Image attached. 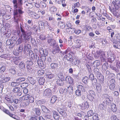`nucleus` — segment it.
I'll return each mask as SVG.
<instances>
[{
  "instance_id": "f257e3e1",
  "label": "nucleus",
  "mask_w": 120,
  "mask_h": 120,
  "mask_svg": "<svg viewBox=\"0 0 120 120\" xmlns=\"http://www.w3.org/2000/svg\"><path fill=\"white\" fill-rule=\"evenodd\" d=\"M20 29L22 33L21 35V38L29 41L31 37V33L30 32H26L21 26Z\"/></svg>"
},
{
  "instance_id": "f03ea898",
  "label": "nucleus",
  "mask_w": 120,
  "mask_h": 120,
  "mask_svg": "<svg viewBox=\"0 0 120 120\" xmlns=\"http://www.w3.org/2000/svg\"><path fill=\"white\" fill-rule=\"evenodd\" d=\"M87 95V98L91 101H95V93L93 90H90L89 91Z\"/></svg>"
},
{
  "instance_id": "7ed1b4c3",
  "label": "nucleus",
  "mask_w": 120,
  "mask_h": 120,
  "mask_svg": "<svg viewBox=\"0 0 120 120\" xmlns=\"http://www.w3.org/2000/svg\"><path fill=\"white\" fill-rule=\"evenodd\" d=\"M107 55L109 62H112L114 61L116 57L115 55L113 54V52L111 51H109L108 52Z\"/></svg>"
},
{
  "instance_id": "20e7f679",
  "label": "nucleus",
  "mask_w": 120,
  "mask_h": 120,
  "mask_svg": "<svg viewBox=\"0 0 120 120\" xmlns=\"http://www.w3.org/2000/svg\"><path fill=\"white\" fill-rule=\"evenodd\" d=\"M89 102L87 101H85L83 104H80L79 106L81 109L82 110H84L85 109H87L89 107Z\"/></svg>"
},
{
  "instance_id": "39448f33",
  "label": "nucleus",
  "mask_w": 120,
  "mask_h": 120,
  "mask_svg": "<svg viewBox=\"0 0 120 120\" xmlns=\"http://www.w3.org/2000/svg\"><path fill=\"white\" fill-rule=\"evenodd\" d=\"M46 60V58L44 57H41V59H37V63L39 65L42 67H44V63L45 62V60Z\"/></svg>"
},
{
  "instance_id": "423d86ee",
  "label": "nucleus",
  "mask_w": 120,
  "mask_h": 120,
  "mask_svg": "<svg viewBox=\"0 0 120 120\" xmlns=\"http://www.w3.org/2000/svg\"><path fill=\"white\" fill-rule=\"evenodd\" d=\"M44 95L45 97H48L51 96L52 94V90L49 89H46L43 92Z\"/></svg>"
},
{
  "instance_id": "0eeeda50",
  "label": "nucleus",
  "mask_w": 120,
  "mask_h": 120,
  "mask_svg": "<svg viewBox=\"0 0 120 120\" xmlns=\"http://www.w3.org/2000/svg\"><path fill=\"white\" fill-rule=\"evenodd\" d=\"M115 9H118L120 7V1L118 0H115L112 1Z\"/></svg>"
},
{
  "instance_id": "6e6552de",
  "label": "nucleus",
  "mask_w": 120,
  "mask_h": 120,
  "mask_svg": "<svg viewBox=\"0 0 120 120\" xmlns=\"http://www.w3.org/2000/svg\"><path fill=\"white\" fill-rule=\"evenodd\" d=\"M40 54L42 55V57H44L46 58L45 56L48 54V51L45 49L44 50L42 48L40 49Z\"/></svg>"
},
{
  "instance_id": "1a4fd4ad",
  "label": "nucleus",
  "mask_w": 120,
  "mask_h": 120,
  "mask_svg": "<svg viewBox=\"0 0 120 120\" xmlns=\"http://www.w3.org/2000/svg\"><path fill=\"white\" fill-rule=\"evenodd\" d=\"M57 111L63 116L65 117L67 115V113L65 112V110L63 109L58 107L57 108Z\"/></svg>"
},
{
  "instance_id": "9d476101",
  "label": "nucleus",
  "mask_w": 120,
  "mask_h": 120,
  "mask_svg": "<svg viewBox=\"0 0 120 120\" xmlns=\"http://www.w3.org/2000/svg\"><path fill=\"white\" fill-rule=\"evenodd\" d=\"M33 112L35 113L34 116L36 117L40 115L41 114L40 109L38 108H34L32 110Z\"/></svg>"
},
{
  "instance_id": "9b49d317",
  "label": "nucleus",
  "mask_w": 120,
  "mask_h": 120,
  "mask_svg": "<svg viewBox=\"0 0 120 120\" xmlns=\"http://www.w3.org/2000/svg\"><path fill=\"white\" fill-rule=\"evenodd\" d=\"M73 80L72 78L70 76H68L66 77L65 79H64V81H65L66 82L70 84H72L73 83Z\"/></svg>"
},
{
  "instance_id": "f8f14e48",
  "label": "nucleus",
  "mask_w": 120,
  "mask_h": 120,
  "mask_svg": "<svg viewBox=\"0 0 120 120\" xmlns=\"http://www.w3.org/2000/svg\"><path fill=\"white\" fill-rule=\"evenodd\" d=\"M53 48L52 52L54 54H56V53H59L60 50L58 45H56L55 46L53 47Z\"/></svg>"
},
{
  "instance_id": "ddd939ff",
  "label": "nucleus",
  "mask_w": 120,
  "mask_h": 120,
  "mask_svg": "<svg viewBox=\"0 0 120 120\" xmlns=\"http://www.w3.org/2000/svg\"><path fill=\"white\" fill-rule=\"evenodd\" d=\"M13 59L15 64L17 65H18L20 62H21V59L18 56L15 57Z\"/></svg>"
},
{
  "instance_id": "4468645a",
  "label": "nucleus",
  "mask_w": 120,
  "mask_h": 120,
  "mask_svg": "<svg viewBox=\"0 0 120 120\" xmlns=\"http://www.w3.org/2000/svg\"><path fill=\"white\" fill-rule=\"evenodd\" d=\"M81 41L79 39L77 40L75 45V47L76 48H79L81 47Z\"/></svg>"
},
{
  "instance_id": "2eb2a0df",
  "label": "nucleus",
  "mask_w": 120,
  "mask_h": 120,
  "mask_svg": "<svg viewBox=\"0 0 120 120\" xmlns=\"http://www.w3.org/2000/svg\"><path fill=\"white\" fill-rule=\"evenodd\" d=\"M53 118L56 120H58L60 118V116L57 112L54 111L53 114Z\"/></svg>"
},
{
  "instance_id": "dca6fc26",
  "label": "nucleus",
  "mask_w": 120,
  "mask_h": 120,
  "mask_svg": "<svg viewBox=\"0 0 120 120\" xmlns=\"http://www.w3.org/2000/svg\"><path fill=\"white\" fill-rule=\"evenodd\" d=\"M64 57L66 58L67 60L70 61H71L72 60V56L69 53H68L66 55H65Z\"/></svg>"
},
{
  "instance_id": "f3484780",
  "label": "nucleus",
  "mask_w": 120,
  "mask_h": 120,
  "mask_svg": "<svg viewBox=\"0 0 120 120\" xmlns=\"http://www.w3.org/2000/svg\"><path fill=\"white\" fill-rule=\"evenodd\" d=\"M25 80V79L24 77H20L18 79H17L15 81L19 85L22 81Z\"/></svg>"
},
{
  "instance_id": "a211bd4d",
  "label": "nucleus",
  "mask_w": 120,
  "mask_h": 120,
  "mask_svg": "<svg viewBox=\"0 0 120 120\" xmlns=\"http://www.w3.org/2000/svg\"><path fill=\"white\" fill-rule=\"evenodd\" d=\"M11 78L10 77H7L3 78V79L0 80V82L2 83L7 82L10 80Z\"/></svg>"
},
{
  "instance_id": "6ab92c4d",
  "label": "nucleus",
  "mask_w": 120,
  "mask_h": 120,
  "mask_svg": "<svg viewBox=\"0 0 120 120\" xmlns=\"http://www.w3.org/2000/svg\"><path fill=\"white\" fill-rule=\"evenodd\" d=\"M88 80V77L86 76L84 77L82 79V80L83 82L86 84L85 86V88L86 87L88 88L89 87L88 85H87V80Z\"/></svg>"
},
{
  "instance_id": "aec40b11",
  "label": "nucleus",
  "mask_w": 120,
  "mask_h": 120,
  "mask_svg": "<svg viewBox=\"0 0 120 120\" xmlns=\"http://www.w3.org/2000/svg\"><path fill=\"white\" fill-rule=\"evenodd\" d=\"M111 109L112 111L114 112H116L117 110L116 105L114 103H112L111 104Z\"/></svg>"
},
{
  "instance_id": "412c9836",
  "label": "nucleus",
  "mask_w": 120,
  "mask_h": 120,
  "mask_svg": "<svg viewBox=\"0 0 120 120\" xmlns=\"http://www.w3.org/2000/svg\"><path fill=\"white\" fill-rule=\"evenodd\" d=\"M58 25L60 26V28L62 29L64 28L66 26L64 23L62 21H60L58 22Z\"/></svg>"
},
{
  "instance_id": "4be33fe9",
  "label": "nucleus",
  "mask_w": 120,
  "mask_h": 120,
  "mask_svg": "<svg viewBox=\"0 0 120 120\" xmlns=\"http://www.w3.org/2000/svg\"><path fill=\"white\" fill-rule=\"evenodd\" d=\"M112 11L113 14L115 16L117 17H119L120 15L119 13H118V9H114Z\"/></svg>"
},
{
  "instance_id": "5701e85b",
  "label": "nucleus",
  "mask_w": 120,
  "mask_h": 120,
  "mask_svg": "<svg viewBox=\"0 0 120 120\" xmlns=\"http://www.w3.org/2000/svg\"><path fill=\"white\" fill-rule=\"evenodd\" d=\"M10 73L13 74L14 75L16 73V71L15 68L14 67H11L9 70Z\"/></svg>"
},
{
  "instance_id": "b1692460",
  "label": "nucleus",
  "mask_w": 120,
  "mask_h": 120,
  "mask_svg": "<svg viewBox=\"0 0 120 120\" xmlns=\"http://www.w3.org/2000/svg\"><path fill=\"white\" fill-rule=\"evenodd\" d=\"M57 100V98L55 96H53L51 98L50 103L52 104H54Z\"/></svg>"
},
{
  "instance_id": "393cba45",
  "label": "nucleus",
  "mask_w": 120,
  "mask_h": 120,
  "mask_svg": "<svg viewBox=\"0 0 120 120\" xmlns=\"http://www.w3.org/2000/svg\"><path fill=\"white\" fill-rule=\"evenodd\" d=\"M63 80L61 79H57L56 81V83L58 85L60 86H61L63 85L64 82Z\"/></svg>"
},
{
  "instance_id": "a878e982",
  "label": "nucleus",
  "mask_w": 120,
  "mask_h": 120,
  "mask_svg": "<svg viewBox=\"0 0 120 120\" xmlns=\"http://www.w3.org/2000/svg\"><path fill=\"white\" fill-rule=\"evenodd\" d=\"M51 69L54 70L56 68L58 67V65L56 63H52L50 65Z\"/></svg>"
},
{
  "instance_id": "bb28decb",
  "label": "nucleus",
  "mask_w": 120,
  "mask_h": 120,
  "mask_svg": "<svg viewBox=\"0 0 120 120\" xmlns=\"http://www.w3.org/2000/svg\"><path fill=\"white\" fill-rule=\"evenodd\" d=\"M93 120H99L98 114L96 113L93 114L92 116Z\"/></svg>"
},
{
  "instance_id": "cd10ccee",
  "label": "nucleus",
  "mask_w": 120,
  "mask_h": 120,
  "mask_svg": "<svg viewBox=\"0 0 120 120\" xmlns=\"http://www.w3.org/2000/svg\"><path fill=\"white\" fill-rule=\"evenodd\" d=\"M101 85L98 84L96 86V89L98 92H100L101 90Z\"/></svg>"
},
{
  "instance_id": "c85d7f7f",
  "label": "nucleus",
  "mask_w": 120,
  "mask_h": 120,
  "mask_svg": "<svg viewBox=\"0 0 120 120\" xmlns=\"http://www.w3.org/2000/svg\"><path fill=\"white\" fill-rule=\"evenodd\" d=\"M78 89L82 92H85V91L84 87L82 85H79L78 86Z\"/></svg>"
},
{
  "instance_id": "c756f323",
  "label": "nucleus",
  "mask_w": 120,
  "mask_h": 120,
  "mask_svg": "<svg viewBox=\"0 0 120 120\" xmlns=\"http://www.w3.org/2000/svg\"><path fill=\"white\" fill-rule=\"evenodd\" d=\"M45 82V79L43 77H40L39 80V83L40 85H42L44 84Z\"/></svg>"
},
{
  "instance_id": "7c9ffc66",
  "label": "nucleus",
  "mask_w": 120,
  "mask_h": 120,
  "mask_svg": "<svg viewBox=\"0 0 120 120\" xmlns=\"http://www.w3.org/2000/svg\"><path fill=\"white\" fill-rule=\"evenodd\" d=\"M30 95L28 94H27L23 96L22 97H21V99L23 100H27L29 99Z\"/></svg>"
},
{
  "instance_id": "2f4dec72",
  "label": "nucleus",
  "mask_w": 120,
  "mask_h": 120,
  "mask_svg": "<svg viewBox=\"0 0 120 120\" xmlns=\"http://www.w3.org/2000/svg\"><path fill=\"white\" fill-rule=\"evenodd\" d=\"M25 45L24 48V52H26V51L27 52L28 50L29 47H30V45L28 44H25Z\"/></svg>"
},
{
  "instance_id": "473e14b6",
  "label": "nucleus",
  "mask_w": 120,
  "mask_h": 120,
  "mask_svg": "<svg viewBox=\"0 0 120 120\" xmlns=\"http://www.w3.org/2000/svg\"><path fill=\"white\" fill-rule=\"evenodd\" d=\"M71 29H73V30L74 31V33L77 35H78L81 33V31L80 29L75 30L74 28H71Z\"/></svg>"
},
{
  "instance_id": "72a5a7b5",
  "label": "nucleus",
  "mask_w": 120,
  "mask_h": 120,
  "mask_svg": "<svg viewBox=\"0 0 120 120\" xmlns=\"http://www.w3.org/2000/svg\"><path fill=\"white\" fill-rule=\"evenodd\" d=\"M20 98L19 99H15L11 101V103L14 102L16 104H17L20 103L21 101Z\"/></svg>"
},
{
  "instance_id": "f704fd0d",
  "label": "nucleus",
  "mask_w": 120,
  "mask_h": 120,
  "mask_svg": "<svg viewBox=\"0 0 120 120\" xmlns=\"http://www.w3.org/2000/svg\"><path fill=\"white\" fill-rule=\"evenodd\" d=\"M29 53L30 57L32 59H33L34 57V55L32 51L30 50L29 51Z\"/></svg>"
},
{
  "instance_id": "c9c22d12",
  "label": "nucleus",
  "mask_w": 120,
  "mask_h": 120,
  "mask_svg": "<svg viewBox=\"0 0 120 120\" xmlns=\"http://www.w3.org/2000/svg\"><path fill=\"white\" fill-rule=\"evenodd\" d=\"M58 77L60 79L64 81V78L63 74L62 73H59L58 75Z\"/></svg>"
},
{
  "instance_id": "e433bc0d",
  "label": "nucleus",
  "mask_w": 120,
  "mask_h": 120,
  "mask_svg": "<svg viewBox=\"0 0 120 120\" xmlns=\"http://www.w3.org/2000/svg\"><path fill=\"white\" fill-rule=\"evenodd\" d=\"M19 65V67L20 69H23L25 68V64L23 62H20Z\"/></svg>"
},
{
  "instance_id": "4c0bfd02",
  "label": "nucleus",
  "mask_w": 120,
  "mask_h": 120,
  "mask_svg": "<svg viewBox=\"0 0 120 120\" xmlns=\"http://www.w3.org/2000/svg\"><path fill=\"white\" fill-rule=\"evenodd\" d=\"M10 54H4L1 55L0 56V57L1 58L6 59L8 57H10Z\"/></svg>"
},
{
  "instance_id": "58836bf2",
  "label": "nucleus",
  "mask_w": 120,
  "mask_h": 120,
  "mask_svg": "<svg viewBox=\"0 0 120 120\" xmlns=\"http://www.w3.org/2000/svg\"><path fill=\"white\" fill-rule=\"evenodd\" d=\"M109 89L112 90H114L115 89V83H111L109 86Z\"/></svg>"
},
{
  "instance_id": "ea45409f",
  "label": "nucleus",
  "mask_w": 120,
  "mask_h": 120,
  "mask_svg": "<svg viewBox=\"0 0 120 120\" xmlns=\"http://www.w3.org/2000/svg\"><path fill=\"white\" fill-rule=\"evenodd\" d=\"M28 80L30 83L32 84H34L35 83V81L31 77H29L28 78Z\"/></svg>"
},
{
  "instance_id": "a19ab883",
  "label": "nucleus",
  "mask_w": 120,
  "mask_h": 120,
  "mask_svg": "<svg viewBox=\"0 0 120 120\" xmlns=\"http://www.w3.org/2000/svg\"><path fill=\"white\" fill-rule=\"evenodd\" d=\"M41 107L42 111L44 112H47V111L48 112V111H49V112L50 111L49 109H47L45 106L44 105H41Z\"/></svg>"
},
{
  "instance_id": "79ce46f5",
  "label": "nucleus",
  "mask_w": 120,
  "mask_h": 120,
  "mask_svg": "<svg viewBox=\"0 0 120 120\" xmlns=\"http://www.w3.org/2000/svg\"><path fill=\"white\" fill-rule=\"evenodd\" d=\"M23 48V46L22 45H20L19 48L17 50V53H16V55H17L19 54V53L21 52L22 51Z\"/></svg>"
},
{
  "instance_id": "37998d69",
  "label": "nucleus",
  "mask_w": 120,
  "mask_h": 120,
  "mask_svg": "<svg viewBox=\"0 0 120 120\" xmlns=\"http://www.w3.org/2000/svg\"><path fill=\"white\" fill-rule=\"evenodd\" d=\"M13 15L14 18L17 16L18 15V9H16V8H14V10L13 11Z\"/></svg>"
},
{
  "instance_id": "c03bdc74",
  "label": "nucleus",
  "mask_w": 120,
  "mask_h": 120,
  "mask_svg": "<svg viewBox=\"0 0 120 120\" xmlns=\"http://www.w3.org/2000/svg\"><path fill=\"white\" fill-rule=\"evenodd\" d=\"M27 70L29 72L32 71L33 70V67L32 66L27 65Z\"/></svg>"
},
{
  "instance_id": "a18cd8bd",
  "label": "nucleus",
  "mask_w": 120,
  "mask_h": 120,
  "mask_svg": "<svg viewBox=\"0 0 120 120\" xmlns=\"http://www.w3.org/2000/svg\"><path fill=\"white\" fill-rule=\"evenodd\" d=\"M72 60L71 61L72 64L73 65H75L77 63V59L75 58H72Z\"/></svg>"
},
{
  "instance_id": "49530a36",
  "label": "nucleus",
  "mask_w": 120,
  "mask_h": 120,
  "mask_svg": "<svg viewBox=\"0 0 120 120\" xmlns=\"http://www.w3.org/2000/svg\"><path fill=\"white\" fill-rule=\"evenodd\" d=\"M20 91L19 88L18 87H15L12 90L13 92L14 93H17L19 92Z\"/></svg>"
},
{
  "instance_id": "de8ad7c7",
  "label": "nucleus",
  "mask_w": 120,
  "mask_h": 120,
  "mask_svg": "<svg viewBox=\"0 0 120 120\" xmlns=\"http://www.w3.org/2000/svg\"><path fill=\"white\" fill-rule=\"evenodd\" d=\"M96 53L98 56L100 57L102 54H104V52L101 50H99L96 51Z\"/></svg>"
},
{
  "instance_id": "09e8293b",
  "label": "nucleus",
  "mask_w": 120,
  "mask_h": 120,
  "mask_svg": "<svg viewBox=\"0 0 120 120\" xmlns=\"http://www.w3.org/2000/svg\"><path fill=\"white\" fill-rule=\"evenodd\" d=\"M44 117L46 119H49L51 118V116L49 113H46L45 114Z\"/></svg>"
},
{
  "instance_id": "8fccbe9b",
  "label": "nucleus",
  "mask_w": 120,
  "mask_h": 120,
  "mask_svg": "<svg viewBox=\"0 0 120 120\" xmlns=\"http://www.w3.org/2000/svg\"><path fill=\"white\" fill-rule=\"evenodd\" d=\"M100 64V61L99 60H96L94 61L93 63V64L96 65V67L99 66Z\"/></svg>"
},
{
  "instance_id": "3c124183",
  "label": "nucleus",
  "mask_w": 120,
  "mask_h": 120,
  "mask_svg": "<svg viewBox=\"0 0 120 120\" xmlns=\"http://www.w3.org/2000/svg\"><path fill=\"white\" fill-rule=\"evenodd\" d=\"M67 90L70 93L72 92L73 90V88L71 86H69L67 87Z\"/></svg>"
},
{
  "instance_id": "603ef678",
  "label": "nucleus",
  "mask_w": 120,
  "mask_h": 120,
  "mask_svg": "<svg viewBox=\"0 0 120 120\" xmlns=\"http://www.w3.org/2000/svg\"><path fill=\"white\" fill-rule=\"evenodd\" d=\"M108 67V64L107 63H105L102 66V68L105 70H106L107 69Z\"/></svg>"
},
{
  "instance_id": "864d4df0",
  "label": "nucleus",
  "mask_w": 120,
  "mask_h": 120,
  "mask_svg": "<svg viewBox=\"0 0 120 120\" xmlns=\"http://www.w3.org/2000/svg\"><path fill=\"white\" fill-rule=\"evenodd\" d=\"M28 86V83H25L22 84L21 85V87L22 88H26Z\"/></svg>"
},
{
  "instance_id": "5fc2aeb1",
  "label": "nucleus",
  "mask_w": 120,
  "mask_h": 120,
  "mask_svg": "<svg viewBox=\"0 0 120 120\" xmlns=\"http://www.w3.org/2000/svg\"><path fill=\"white\" fill-rule=\"evenodd\" d=\"M45 22L42 21H40L38 22V24L39 26H41V27L43 28V27H45Z\"/></svg>"
},
{
  "instance_id": "6e6d98bb",
  "label": "nucleus",
  "mask_w": 120,
  "mask_h": 120,
  "mask_svg": "<svg viewBox=\"0 0 120 120\" xmlns=\"http://www.w3.org/2000/svg\"><path fill=\"white\" fill-rule=\"evenodd\" d=\"M75 94L76 95L78 96H80L81 94V91L78 89H77L76 91Z\"/></svg>"
},
{
  "instance_id": "4d7b16f0",
  "label": "nucleus",
  "mask_w": 120,
  "mask_h": 120,
  "mask_svg": "<svg viewBox=\"0 0 120 120\" xmlns=\"http://www.w3.org/2000/svg\"><path fill=\"white\" fill-rule=\"evenodd\" d=\"M99 81L101 83H103V81L104 80V78L103 75L101 76L98 79Z\"/></svg>"
},
{
  "instance_id": "13d9d810",
  "label": "nucleus",
  "mask_w": 120,
  "mask_h": 120,
  "mask_svg": "<svg viewBox=\"0 0 120 120\" xmlns=\"http://www.w3.org/2000/svg\"><path fill=\"white\" fill-rule=\"evenodd\" d=\"M93 113V111L92 110H90L88 111L87 113V115L88 116L90 117L92 115Z\"/></svg>"
},
{
  "instance_id": "bf43d9fd",
  "label": "nucleus",
  "mask_w": 120,
  "mask_h": 120,
  "mask_svg": "<svg viewBox=\"0 0 120 120\" xmlns=\"http://www.w3.org/2000/svg\"><path fill=\"white\" fill-rule=\"evenodd\" d=\"M44 73V71L42 70H39L38 72V74L39 75H43Z\"/></svg>"
},
{
  "instance_id": "052dcab7",
  "label": "nucleus",
  "mask_w": 120,
  "mask_h": 120,
  "mask_svg": "<svg viewBox=\"0 0 120 120\" xmlns=\"http://www.w3.org/2000/svg\"><path fill=\"white\" fill-rule=\"evenodd\" d=\"M12 2L14 4V8H17V3L16 0H14L12 1Z\"/></svg>"
},
{
  "instance_id": "680f3d73",
  "label": "nucleus",
  "mask_w": 120,
  "mask_h": 120,
  "mask_svg": "<svg viewBox=\"0 0 120 120\" xmlns=\"http://www.w3.org/2000/svg\"><path fill=\"white\" fill-rule=\"evenodd\" d=\"M39 38L42 40H44L46 38V36L44 34H41L39 37Z\"/></svg>"
},
{
  "instance_id": "e2e57ef3",
  "label": "nucleus",
  "mask_w": 120,
  "mask_h": 120,
  "mask_svg": "<svg viewBox=\"0 0 120 120\" xmlns=\"http://www.w3.org/2000/svg\"><path fill=\"white\" fill-rule=\"evenodd\" d=\"M12 42L11 39H8L6 41V44L7 45H11V42Z\"/></svg>"
},
{
  "instance_id": "0e129e2a",
  "label": "nucleus",
  "mask_w": 120,
  "mask_h": 120,
  "mask_svg": "<svg viewBox=\"0 0 120 120\" xmlns=\"http://www.w3.org/2000/svg\"><path fill=\"white\" fill-rule=\"evenodd\" d=\"M40 4L42 8L45 7L47 5V4L45 3L42 2H40Z\"/></svg>"
},
{
  "instance_id": "69168bd1",
  "label": "nucleus",
  "mask_w": 120,
  "mask_h": 120,
  "mask_svg": "<svg viewBox=\"0 0 120 120\" xmlns=\"http://www.w3.org/2000/svg\"><path fill=\"white\" fill-rule=\"evenodd\" d=\"M11 85L13 87L17 86L19 85L17 83V82H12L11 83Z\"/></svg>"
},
{
  "instance_id": "338daca9",
  "label": "nucleus",
  "mask_w": 120,
  "mask_h": 120,
  "mask_svg": "<svg viewBox=\"0 0 120 120\" xmlns=\"http://www.w3.org/2000/svg\"><path fill=\"white\" fill-rule=\"evenodd\" d=\"M105 52H104V54H102L100 56V58L103 59L105 60L107 58V56L105 55Z\"/></svg>"
},
{
  "instance_id": "774afa93",
  "label": "nucleus",
  "mask_w": 120,
  "mask_h": 120,
  "mask_svg": "<svg viewBox=\"0 0 120 120\" xmlns=\"http://www.w3.org/2000/svg\"><path fill=\"white\" fill-rule=\"evenodd\" d=\"M102 43L103 45L105 46L107 45V43L106 39H103L102 40Z\"/></svg>"
}]
</instances>
